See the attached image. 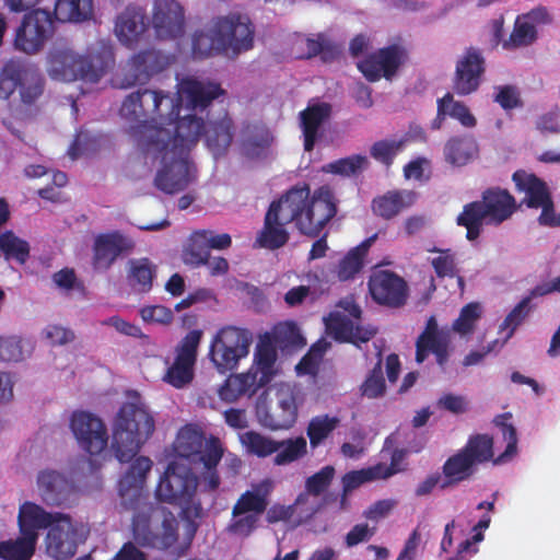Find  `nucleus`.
I'll list each match as a JSON object with an SVG mask.
<instances>
[{"mask_svg": "<svg viewBox=\"0 0 560 560\" xmlns=\"http://www.w3.org/2000/svg\"><path fill=\"white\" fill-rule=\"evenodd\" d=\"M224 91L220 84L184 79L176 94L148 88L128 94L120 106V118L128 125V132L138 145L150 148L159 144L165 149L173 137L174 127L180 117L183 102L187 110H205Z\"/></svg>", "mask_w": 560, "mask_h": 560, "instance_id": "1", "label": "nucleus"}, {"mask_svg": "<svg viewBox=\"0 0 560 560\" xmlns=\"http://www.w3.org/2000/svg\"><path fill=\"white\" fill-rule=\"evenodd\" d=\"M201 122L195 117L184 115L174 127L173 137L165 149L159 144L142 148L148 153L161 156L162 166L156 172L154 187L167 195L185 190L196 179V166L189 159L191 149L198 143Z\"/></svg>", "mask_w": 560, "mask_h": 560, "instance_id": "2", "label": "nucleus"}, {"mask_svg": "<svg viewBox=\"0 0 560 560\" xmlns=\"http://www.w3.org/2000/svg\"><path fill=\"white\" fill-rule=\"evenodd\" d=\"M287 212L283 219L293 222L305 236L316 238L338 212V199L328 185L316 188L313 194L307 183H298L283 194Z\"/></svg>", "mask_w": 560, "mask_h": 560, "instance_id": "3", "label": "nucleus"}, {"mask_svg": "<svg viewBox=\"0 0 560 560\" xmlns=\"http://www.w3.org/2000/svg\"><path fill=\"white\" fill-rule=\"evenodd\" d=\"M113 63V51L106 46L80 55L67 45L55 44L47 55L49 77L62 82L97 83Z\"/></svg>", "mask_w": 560, "mask_h": 560, "instance_id": "4", "label": "nucleus"}, {"mask_svg": "<svg viewBox=\"0 0 560 560\" xmlns=\"http://www.w3.org/2000/svg\"><path fill=\"white\" fill-rule=\"evenodd\" d=\"M517 210V203L509 190L490 187L483 190L481 200L466 203L457 215L456 223L466 229V238L477 240L483 224L500 225L509 220Z\"/></svg>", "mask_w": 560, "mask_h": 560, "instance_id": "5", "label": "nucleus"}, {"mask_svg": "<svg viewBox=\"0 0 560 560\" xmlns=\"http://www.w3.org/2000/svg\"><path fill=\"white\" fill-rule=\"evenodd\" d=\"M174 450L179 457L187 459L197 458L202 465L200 480L210 491L220 486L218 465L221 462L224 450L218 436L210 435L206 439L203 430L194 423H188L179 429Z\"/></svg>", "mask_w": 560, "mask_h": 560, "instance_id": "6", "label": "nucleus"}, {"mask_svg": "<svg viewBox=\"0 0 560 560\" xmlns=\"http://www.w3.org/2000/svg\"><path fill=\"white\" fill-rule=\"evenodd\" d=\"M153 417L142 405L125 402L114 422L112 448L120 463L130 462L153 434Z\"/></svg>", "mask_w": 560, "mask_h": 560, "instance_id": "7", "label": "nucleus"}, {"mask_svg": "<svg viewBox=\"0 0 560 560\" xmlns=\"http://www.w3.org/2000/svg\"><path fill=\"white\" fill-rule=\"evenodd\" d=\"M277 351L270 342H260L254 354V363L246 373L231 374L220 386L219 397L234 402L243 395L253 396L277 375Z\"/></svg>", "mask_w": 560, "mask_h": 560, "instance_id": "8", "label": "nucleus"}, {"mask_svg": "<svg viewBox=\"0 0 560 560\" xmlns=\"http://www.w3.org/2000/svg\"><path fill=\"white\" fill-rule=\"evenodd\" d=\"M512 419L511 412L498 415L493 423L501 429L503 439L506 441V447L502 454L493 458V438L486 433L470 435L462 451L471 459L477 467L480 464L493 462L494 465L509 462L517 453V433L513 424L506 421Z\"/></svg>", "mask_w": 560, "mask_h": 560, "instance_id": "9", "label": "nucleus"}, {"mask_svg": "<svg viewBox=\"0 0 560 560\" xmlns=\"http://www.w3.org/2000/svg\"><path fill=\"white\" fill-rule=\"evenodd\" d=\"M253 336L248 329L235 326L221 328L210 345L209 357L221 373L233 371L249 353Z\"/></svg>", "mask_w": 560, "mask_h": 560, "instance_id": "10", "label": "nucleus"}, {"mask_svg": "<svg viewBox=\"0 0 560 560\" xmlns=\"http://www.w3.org/2000/svg\"><path fill=\"white\" fill-rule=\"evenodd\" d=\"M55 33L52 14L44 9H33L25 13L15 30L13 47L25 55L42 51Z\"/></svg>", "mask_w": 560, "mask_h": 560, "instance_id": "11", "label": "nucleus"}, {"mask_svg": "<svg viewBox=\"0 0 560 560\" xmlns=\"http://www.w3.org/2000/svg\"><path fill=\"white\" fill-rule=\"evenodd\" d=\"M214 32L220 37L221 51L237 56L254 47L255 26L241 13H231L214 19Z\"/></svg>", "mask_w": 560, "mask_h": 560, "instance_id": "12", "label": "nucleus"}, {"mask_svg": "<svg viewBox=\"0 0 560 560\" xmlns=\"http://www.w3.org/2000/svg\"><path fill=\"white\" fill-rule=\"evenodd\" d=\"M407 59V49L399 44H393L368 54L358 61L357 67L369 82H377L382 78L392 81Z\"/></svg>", "mask_w": 560, "mask_h": 560, "instance_id": "13", "label": "nucleus"}, {"mask_svg": "<svg viewBox=\"0 0 560 560\" xmlns=\"http://www.w3.org/2000/svg\"><path fill=\"white\" fill-rule=\"evenodd\" d=\"M201 338L202 331L199 329L185 335L175 348V359L163 376L164 382L175 388H183L192 381Z\"/></svg>", "mask_w": 560, "mask_h": 560, "instance_id": "14", "label": "nucleus"}, {"mask_svg": "<svg viewBox=\"0 0 560 560\" xmlns=\"http://www.w3.org/2000/svg\"><path fill=\"white\" fill-rule=\"evenodd\" d=\"M36 485L42 501L48 506L71 508L77 504L79 487L62 472L54 469L40 470Z\"/></svg>", "mask_w": 560, "mask_h": 560, "instance_id": "15", "label": "nucleus"}, {"mask_svg": "<svg viewBox=\"0 0 560 560\" xmlns=\"http://www.w3.org/2000/svg\"><path fill=\"white\" fill-rule=\"evenodd\" d=\"M56 515L45 537L46 552L56 560H68L75 555L81 540L80 525L69 514L56 512Z\"/></svg>", "mask_w": 560, "mask_h": 560, "instance_id": "16", "label": "nucleus"}, {"mask_svg": "<svg viewBox=\"0 0 560 560\" xmlns=\"http://www.w3.org/2000/svg\"><path fill=\"white\" fill-rule=\"evenodd\" d=\"M179 470L175 463L168 464L155 489L160 501L178 505L191 501L197 489V479L189 470Z\"/></svg>", "mask_w": 560, "mask_h": 560, "instance_id": "17", "label": "nucleus"}, {"mask_svg": "<svg viewBox=\"0 0 560 560\" xmlns=\"http://www.w3.org/2000/svg\"><path fill=\"white\" fill-rule=\"evenodd\" d=\"M70 428L79 446L84 452L98 455L107 447V428L95 415L88 411H74L70 419Z\"/></svg>", "mask_w": 560, "mask_h": 560, "instance_id": "18", "label": "nucleus"}, {"mask_svg": "<svg viewBox=\"0 0 560 560\" xmlns=\"http://www.w3.org/2000/svg\"><path fill=\"white\" fill-rule=\"evenodd\" d=\"M151 23L156 38L177 39L186 30L185 8L177 0H153Z\"/></svg>", "mask_w": 560, "mask_h": 560, "instance_id": "19", "label": "nucleus"}, {"mask_svg": "<svg viewBox=\"0 0 560 560\" xmlns=\"http://www.w3.org/2000/svg\"><path fill=\"white\" fill-rule=\"evenodd\" d=\"M435 357L438 365L445 371L451 353V334L440 329L435 316H430L423 331L416 340V362L423 363L429 354Z\"/></svg>", "mask_w": 560, "mask_h": 560, "instance_id": "20", "label": "nucleus"}, {"mask_svg": "<svg viewBox=\"0 0 560 560\" xmlns=\"http://www.w3.org/2000/svg\"><path fill=\"white\" fill-rule=\"evenodd\" d=\"M486 72V60L476 47H469L457 60L452 88L455 94L466 96L475 93Z\"/></svg>", "mask_w": 560, "mask_h": 560, "instance_id": "21", "label": "nucleus"}, {"mask_svg": "<svg viewBox=\"0 0 560 560\" xmlns=\"http://www.w3.org/2000/svg\"><path fill=\"white\" fill-rule=\"evenodd\" d=\"M368 285L372 299L380 305L401 307L407 302V282L394 271H374L370 276Z\"/></svg>", "mask_w": 560, "mask_h": 560, "instance_id": "22", "label": "nucleus"}, {"mask_svg": "<svg viewBox=\"0 0 560 560\" xmlns=\"http://www.w3.org/2000/svg\"><path fill=\"white\" fill-rule=\"evenodd\" d=\"M259 423L272 431L288 430L298 419V405L293 392L279 389L276 393V402L269 406L257 407Z\"/></svg>", "mask_w": 560, "mask_h": 560, "instance_id": "23", "label": "nucleus"}, {"mask_svg": "<svg viewBox=\"0 0 560 560\" xmlns=\"http://www.w3.org/2000/svg\"><path fill=\"white\" fill-rule=\"evenodd\" d=\"M285 205L283 195L270 203L265 214L264 226L256 237V246L275 250L289 242L290 234L285 229L289 222L283 219L287 212Z\"/></svg>", "mask_w": 560, "mask_h": 560, "instance_id": "24", "label": "nucleus"}, {"mask_svg": "<svg viewBox=\"0 0 560 560\" xmlns=\"http://www.w3.org/2000/svg\"><path fill=\"white\" fill-rule=\"evenodd\" d=\"M201 122L200 136L205 137L206 144L217 158L225 153L234 137V124L226 110H223L217 118L203 119L194 114H188Z\"/></svg>", "mask_w": 560, "mask_h": 560, "instance_id": "25", "label": "nucleus"}, {"mask_svg": "<svg viewBox=\"0 0 560 560\" xmlns=\"http://www.w3.org/2000/svg\"><path fill=\"white\" fill-rule=\"evenodd\" d=\"M162 70L160 52L155 50L140 51L128 61L120 81V88L129 89L145 85L154 74Z\"/></svg>", "mask_w": 560, "mask_h": 560, "instance_id": "26", "label": "nucleus"}, {"mask_svg": "<svg viewBox=\"0 0 560 560\" xmlns=\"http://www.w3.org/2000/svg\"><path fill=\"white\" fill-rule=\"evenodd\" d=\"M133 247V241L117 231L100 234L94 241L93 266L107 270L120 255L130 253Z\"/></svg>", "mask_w": 560, "mask_h": 560, "instance_id": "27", "label": "nucleus"}, {"mask_svg": "<svg viewBox=\"0 0 560 560\" xmlns=\"http://www.w3.org/2000/svg\"><path fill=\"white\" fill-rule=\"evenodd\" d=\"M56 517V512H48L37 503L25 501L19 508V532L37 542L39 530L49 529Z\"/></svg>", "mask_w": 560, "mask_h": 560, "instance_id": "28", "label": "nucleus"}, {"mask_svg": "<svg viewBox=\"0 0 560 560\" xmlns=\"http://www.w3.org/2000/svg\"><path fill=\"white\" fill-rule=\"evenodd\" d=\"M152 466L153 462L147 456H139L130 464L118 482L119 495L124 500H129L131 504L140 500Z\"/></svg>", "mask_w": 560, "mask_h": 560, "instance_id": "29", "label": "nucleus"}, {"mask_svg": "<svg viewBox=\"0 0 560 560\" xmlns=\"http://www.w3.org/2000/svg\"><path fill=\"white\" fill-rule=\"evenodd\" d=\"M331 105L326 102L308 105L300 113L301 128L303 132V145L307 152L313 151L319 137L322 125L330 118Z\"/></svg>", "mask_w": 560, "mask_h": 560, "instance_id": "30", "label": "nucleus"}, {"mask_svg": "<svg viewBox=\"0 0 560 560\" xmlns=\"http://www.w3.org/2000/svg\"><path fill=\"white\" fill-rule=\"evenodd\" d=\"M416 201V194L410 190H388L376 196L371 202V209L376 217L390 220L410 208Z\"/></svg>", "mask_w": 560, "mask_h": 560, "instance_id": "31", "label": "nucleus"}, {"mask_svg": "<svg viewBox=\"0 0 560 560\" xmlns=\"http://www.w3.org/2000/svg\"><path fill=\"white\" fill-rule=\"evenodd\" d=\"M512 179L516 189L525 194L523 202L532 209H538L551 197L547 184L533 173L518 170L513 173Z\"/></svg>", "mask_w": 560, "mask_h": 560, "instance_id": "32", "label": "nucleus"}, {"mask_svg": "<svg viewBox=\"0 0 560 560\" xmlns=\"http://www.w3.org/2000/svg\"><path fill=\"white\" fill-rule=\"evenodd\" d=\"M147 28L145 14L142 9L127 7L116 19L115 32L119 40L130 46Z\"/></svg>", "mask_w": 560, "mask_h": 560, "instance_id": "33", "label": "nucleus"}, {"mask_svg": "<svg viewBox=\"0 0 560 560\" xmlns=\"http://www.w3.org/2000/svg\"><path fill=\"white\" fill-rule=\"evenodd\" d=\"M476 470L477 467L460 448L444 462L442 466L443 479L440 488L445 490L469 480Z\"/></svg>", "mask_w": 560, "mask_h": 560, "instance_id": "34", "label": "nucleus"}, {"mask_svg": "<svg viewBox=\"0 0 560 560\" xmlns=\"http://www.w3.org/2000/svg\"><path fill=\"white\" fill-rule=\"evenodd\" d=\"M327 328L338 341L358 345L368 342L376 334L375 330L365 329L355 324L351 318L341 314H331Z\"/></svg>", "mask_w": 560, "mask_h": 560, "instance_id": "35", "label": "nucleus"}, {"mask_svg": "<svg viewBox=\"0 0 560 560\" xmlns=\"http://www.w3.org/2000/svg\"><path fill=\"white\" fill-rule=\"evenodd\" d=\"M377 234H374L355 247L351 248L338 262L336 267V277L339 281H348L354 279V277L362 270L364 260L372 244L376 241Z\"/></svg>", "mask_w": 560, "mask_h": 560, "instance_id": "36", "label": "nucleus"}, {"mask_svg": "<svg viewBox=\"0 0 560 560\" xmlns=\"http://www.w3.org/2000/svg\"><path fill=\"white\" fill-rule=\"evenodd\" d=\"M128 267L127 281L130 288L139 293L149 292L156 276V267L149 258L130 259Z\"/></svg>", "mask_w": 560, "mask_h": 560, "instance_id": "37", "label": "nucleus"}, {"mask_svg": "<svg viewBox=\"0 0 560 560\" xmlns=\"http://www.w3.org/2000/svg\"><path fill=\"white\" fill-rule=\"evenodd\" d=\"M477 151V143L474 138L469 136L450 138L443 150L445 161L454 166L466 165Z\"/></svg>", "mask_w": 560, "mask_h": 560, "instance_id": "38", "label": "nucleus"}, {"mask_svg": "<svg viewBox=\"0 0 560 560\" xmlns=\"http://www.w3.org/2000/svg\"><path fill=\"white\" fill-rule=\"evenodd\" d=\"M273 465L287 466L304 458L307 454V441L299 435L283 440H277Z\"/></svg>", "mask_w": 560, "mask_h": 560, "instance_id": "39", "label": "nucleus"}, {"mask_svg": "<svg viewBox=\"0 0 560 560\" xmlns=\"http://www.w3.org/2000/svg\"><path fill=\"white\" fill-rule=\"evenodd\" d=\"M339 424L340 419L336 416L325 413L313 417L306 427L311 448L314 451L324 445Z\"/></svg>", "mask_w": 560, "mask_h": 560, "instance_id": "40", "label": "nucleus"}, {"mask_svg": "<svg viewBox=\"0 0 560 560\" xmlns=\"http://www.w3.org/2000/svg\"><path fill=\"white\" fill-rule=\"evenodd\" d=\"M92 0H56L52 18L60 22H82L91 18Z\"/></svg>", "mask_w": 560, "mask_h": 560, "instance_id": "41", "label": "nucleus"}, {"mask_svg": "<svg viewBox=\"0 0 560 560\" xmlns=\"http://www.w3.org/2000/svg\"><path fill=\"white\" fill-rule=\"evenodd\" d=\"M44 90L45 78L43 74L24 62V74L19 86L21 102L26 106L35 105Z\"/></svg>", "mask_w": 560, "mask_h": 560, "instance_id": "42", "label": "nucleus"}, {"mask_svg": "<svg viewBox=\"0 0 560 560\" xmlns=\"http://www.w3.org/2000/svg\"><path fill=\"white\" fill-rule=\"evenodd\" d=\"M24 74V61L20 58L7 60L0 70V98L8 101L20 86Z\"/></svg>", "mask_w": 560, "mask_h": 560, "instance_id": "43", "label": "nucleus"}, {"mask_svg": "<svg viewBox=\"0 0 560 560\" xmlns=\"http://www.w3.org/2000/svg\"><path fill=\"white\" fill-rule=\"evenodd\" d=\"M210 249L200 230L194 231L182 252L183 262L191 268H199L208 262Z\"/></svg>", "mask_w": 560, "mask_h": 560, "instance_id": "44", "label": "nucleus"}, {"mask_svg": "<svg viewBox=\"0 0 560 560\" xmlns=\"http://www.w3.org/2000/svg\"><path fill=\"white\" fill-rule=\"evenodd\" d=\"M191 52L195 59H205L221 51L220 37L214 32V20L208 31L198 30L192 35Z\"/></svg>", "mask_w": 560, "mask_h": 560, "instance_id": "45", "label": "nucleus"}, {"mask_svg": "<svg viewBox=\"0 0 560 560\" xmlns=\"http://www.w3.org/2000/svg\"><path fill=\"white\" fill-rule=\"evenodd\" d=\"M37 542L27 536L21 535L15 539L0 541V559L2 560H31L35 553Z\"/></svg>", "mask_w": 560, "mask_h": 560, "instance_id": "46", "label": "nucleus"}, {"mask_svg": "<svg viewBox=\"0 0 560 560\" xmlns=\"http://www.w3.org/2000/svg\"><path fill=\"white\" fill-rule=\"evenodd\" d=\"M335 468L330 465L324 466L305 481V492H302L295 499V505H303L307 502L310 495L318 497L330 486L335 477Z\"/></svg>", "mask_w": 560, "mask_h": 560, "instance_id": "47", "label": "nucleus"}, {"mask_svg": "<svg viewBox=\"0 0 560 560\" xmlns=\"http://www.w3.org/2000/svg\"><path fill=\"white\" fill-rule=\"evenodd\" d=\"M537 38L536 26L524 15L517 16L509 39L503 42V48L514 49L532 45Z\"/></svg>", "mask_w": 560, "mask_h": 560, "instance_id": "48", "label": "nucleus"}, {"mask_svg": "<svg viewBox=\"0 0 560 560\" xmlns=\"http://www.w3.org/2000/svg\"><path fill=\"white\" fill-rule=\"evenodd\" d=\"M369 164L370 162L365 155L353 154L328 163L323 167V171L345 177H350L358 175L368 168Z\"/></svg>", "mask_w": 560, "mask_h": 560, "instance_id": "49", "label": "nucleus"}, {"mask_svg": "<svg viewBox=\"0 0 560 560\" xmlns=\"http://www.w3.org/2000/svg\"><path fill=\"white\" fill-rule=\"evenodd\" d=\"M241 442L245 446L247 453L259 458H266L277 452V440L256 431L245 432L241 436Z\"/></svg>", "mask_w": 560, "mask_h": 560, "instance_id": "50", "label": "nucleus"}, {"mask_svg": "<svg viewBox=\"0 0 560 560\" xmlns=\"http://www.w3.org/2000/svg\"><path fill=\"white\" fill-rule=\"evenodd\" d=\"M0 250L5 258H14L24 264L30 256L28 243L19 238L12 231H5L0 235Z\"/></svg>", "mask_w": 560, "mask_h": 560, "instance_id": "51", "label": "nucleus"}, {"mask_svg": "<svg viewBox=\"0 0 560 560\" xmlns=\"http://www.w3.org/2000/svg\"><path fill=\"white\" fill-rule=\"evenodd\" d=\"M268 501L264 494L255 491H245L238 498L232 509V515L238 516L243 514L253 513V515L259 516L267 509Z\"/></svg>", "mask_w": 560, "mask_h": 560, "instance_id": "52", "label": "nucleus"}, {"mask_svg": "<svg viewBox=\"0 0 560 560\" xmlns=\"http://www.w3.org/2000/svg\"><path fill=\"white\" fill-rule=\"evenodd\" d=\"M482 314L481 305L477 302L466 304L459 312V316L454 320L452 329L462 335L471 334L476 327L477 322Z\"/></svg>", "mask_w": 560, "mask_h": 560, "instance_id": "53", "label": "nucleus"}, {"mask_svg": "<svg viewBox=\"0 0 560 560\" xmlns=\"http://www.w3.org/2000/svg\"><path fill=\"white\" fill-rule=\"evenodd\" d=\"M405 140H378L372 144L370 148L371 156L382 163L383 165L389 167L396 158V155L404 149Z\"/></svg>", "mask_w": 560, "mask_h": 560, "instance_id": "54", "label": "nucleus"}, {"mask_svg": "<svg viewBox=\"0 0 560 560\" xmlns=\"http://www.w3.org/2000/svg\"><path fill=\"white\" fill-rule=\"evenodd\" d=\"M361 395L368 398L382 397L386 392V383L383 375L382 359L380 358L373 369L366 375L360 386Z\"/></svg>", "mask_w": 560, "mask_h": 560, "instance_id": "55", "label": "nucleus"}, {"mask_svg": "<svg viewBox=\"0 0 560 560\" xmlns=\"http://www.w3.org/2000/svg\"><path fill=\"white\" fill-rule=\"evenodd\" d=\"M376 479H381V477H380L375 466L369 467L365 469H360V470H352V471H349L346 475H343V477H342L343 495H342L341 503L345 502V497L347 495V493L353 491L354 489L359 488L361 485H363L365 482L376 480Z\"/></svg>", "mask_w": 560, "mask_h": 560, "instance_id": "56", "label": "nucleus"}, {"mask_svg": "<svg viewBox=\"0 0 560 560\" xmlns=\"http://www.w3.org/2000/svg\"><path fill=\"white\" fill-rule=\"evenodd\" d=\"M432 252L440 253V256L432 259L431 265L439 278H453L457 275L455 256L451 249L433 248Z\"/></svg>", "mask_w": 560, "mask_h": 560, "instance_id": "57", "label": "nucleus"}, {"mask_svg": "<svg viewBox=\"0 0 560 560\" xmlns=\"http://www.w3.org/2000/svg\"><path fill=\"white\" fill-rule=\"evenodd\" d=\"M530 311V296H525L520 303L506 315L504 318L501 329H510L509 337H511L514 330L523 323Z\"/></svg>", "mask_w": 560, "mask_h": 560, "instance_id": "58", "label": "nucleus"}, {"mask_svg": "<svg viewBox=\"0 0 560 560\" xmlns=\"http://www.w3.org/2000/svg\"><path fill=\"white\" fill-rule=\"evenodd\" d=\"M23 359L22 339L16 336H0V361L19 362Z\"/></svg>", "mask_w": 560, "mask_h": 560, "instance_id": "59", "label": "nucleus"}, {"mask_svg": "<svg viewBox=\"0 0 560 560\" xmlns=\"http://www.w3.org/2000/svg\"><path fill=\"white\" fill-rule=\"evenodd\" d=\"M408 454L409 451L406 448H395L392 453L390 464L388 466L384 464L375 465L381 479H387L400 471H404L406 469L405 459Z\"/></svg>", "mask_w": 560, "mask_h": 560, "instance_id": "60", "label": "nucleus"}, {"mask_svg": "<svg viewBox=\"0 0 560 560\" xmlns=\"http://www.w3.org/2000/svg\"><path fill=\"white\" fill-rule=\"evenodd\" d=\"M497 90L498 93L494 96V102H497L504 110H511L523 106L520 91L515 85H501L498 86Z\"/></svg>", "mask_w": 560, "mask_h": 560, "instance_id": "61", "label": "nucleus"}, {"mask_svg": "<svg viewBox=\"0 0 560 560\" xmlns=\"http://www.w3.org/2000/svg\"><path fill=\"white\" fill-rule=\"evenodd\" d=\"M445 109L450 117L457 119L464 127L471 128L477 124L469 108L463 102L454 101L452 93L451 101L445 103Z\"/></svg>", "mask_w": 560, "mask_h": 560, "instance_id": "62", "label": "nucleus"}, {"mask_svg": "<svg viewBox=\"0 0 560 560\" xmlns=\"http://www.w3.org/2000/svg\"><path fill=\"white\" fill-rule=\"evenodd\" d=\"M139 313L145 323L168 325L173 322L174 318L172 310L163 305L143 306Z\"/></svg>", "mask_w": 560, "mask_h": 560, "instance_id": "63", "label": "nucleus"}, {"mask_svg": "<svg viewBox=\"0 0 560 560\" xmlns=\"http://www.w3.org/2000/svg\"><path fill=\"white\" fill-rule=\"evenodd\" d=\"M178 540V524L174 517H165L162 522V533L159 536L161 549H168Z\"/></svg>", "mask_w": 560, "mask_h": 560, "instance_id": "64", "label": "nucleus"}]
</instances>
